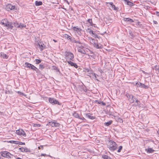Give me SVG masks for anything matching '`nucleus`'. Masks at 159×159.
Wrapping results in <instances>:
<instances>
[{
  "label": "nucleus",
  "mask_w": 159,
  "mask_h": 159,
  "mask_svg": "<svg viewBox=\"0 0 159 159\" xmlns=\"http://www.w3.org/2000/svg\"><path fill=\"white\" fill-rule=\"evenodd\" d=\"M109 3L111 7L113 5V3L112 2H108Z\"/></svg>",
  "instance_id": "obj_59"
},
{
  "label": "nucleus",
  "mask_w": 159,
  "mask_h": 159,
  "mask_svg": "<svg viewBox=\"0 0 159 159\" xmlns=\"http://www.w3.org/2000/svg\"><path fill=\"white\" fill-rule=\"evenodd\" d=\"M64 36L65 38H67L68 40H70L71 41L72 37L69 35L67 34H65Z\"/></svg>",
  "instance_id": "obj_22"
},
{
  "label": "nucleus",
  "mask_w": 159,
  "mask_h": 159,
  "mask_svg": "<svg viewBox=\"0 0 159 159\" xmlns=\"http://www.w3.org/2000/svg\"><path fill=\"white\" fill-rule=\"evenodd\" d=\"M17 93L20 95H24V93H23L21 92L20 91H18Z\"/></svg>",
  "instance_id": "obj_54"
},
{
  "label": "nucleus",
  "mask_w": 159,
  "mask_h": 159,
  "mask_svg": "<svg viewBox=\"0 0 159 159\" xmlns=\"http://www.w3.org/2000/svg\"><path fill=\"white\" fill-rule=\"evenodd\" d=\"M91 75L93 77V76H95V74L93 73V72L91 73Z\"/></svg>",
  "instance_id": "obj_57"
},
{
  "label": "nucleus",
  "mask_w": 159,
  "mask_h": 159,
  "mask_svg": "<svg viewBox=\"0 0 159 159\" xmlns=\"http://www.w3.org/2000/svg\"><path fill=\"white\" fill-rule=\"evenodd\" d=\"M89 33L90 34H92V35L93 34L95 33L93 32V31L91 30H90V31H89Z\"/></svg>",
  "instance_id": "obj_55"
},
{
  "label": "nucleus",
  "mask_w": 159,
  "mask_h": 159,
  "mask_svg": "<svg viewBox=\"0 0 159 159\" xmlns=\"http://www.w3.org/2000/svg\"><path fill=\"white\" fill-rule=\"evenodd\" d=\"M16 7L15 5H12L11 4H8L6 5V9L7 11H10L11 10H14Z\"/></svg>",
  "instance_id": "obj_8"
},
{
  "label": "nucleus",
  "mask_w": 159,
  "mask_h": 159,
  "mask_svg": "<svg viewBox=\"0 0 159 159\" xmlns=\"http://www.w3.org/2000/svg\"><path fill=\"white\" fill-rule=\"evenodd\" d=\"M30 152L31 151L30 149H28L26 148H25V152Z\"/></svg>",
  "instance_id": "obj_39"
},
{
  "label": "nucleus",
  "mask_w": 159,
  "mask_h": 159,
  "mask_svg": "<svg viewBox=\"0 0 159 159\" xmlns=\"http://www.w3.org/2000/svg\"><path fill=\"white\" fill-rule=\"evenodd\" d=\"M9 142L12 143H14L16 144H18V141H10Z\"/></svg>",
  "instance_id": "obj_35"
},
{
  "label": "nucleus",
  "mask_w": 159,
  "mask_h": 159,
  "mask_svg": "<svg viewBox=\"0 0 159 159\" xmlns=\"http://www.w3.org/2000/svg\"><path fill=\"white\" fill-rule=\"evenodd\" d=\"M46 155L45 154H42L41 155V156H45Z\"/></svg>",
  "instance_id": "obj_61"
},
{
  "label": "nucleus",
  "mask_w": 159,
  "mask_h": 159,
  "mask_svg": "<svg viewBox=\"0 0 159 159\" xmlns=\"http://www.w3.org/2000/svg\"><path fill=\"white\" fill-rule=\"evenodd\" d=\"M102 157L104 159H111L110 157H108L107 155H102Z\"/></svg>",
  "instance_id": "obj_31"
},
{
  "label": "nucleus",
  "mask_w": 159,
  "mask_h": 159,
  "mask_svg": "<svg viewBox=\"0 0 159 159\" xmlns=\"http://www.w3.org/2000/svg\"><path fill=\"white\" fill-rule=\"evenodd\" d=\"M53 41H54L55 43H56V42H57V40H55V39H53Z\"/></svg>",
  "instance_id": "obj_63"
},
{
  "label": "nucleus",
  "mask_w": 159,
  "mask_h": 159,
  "mask_svg": "<svg viewBox=\"0 0 159 159\" xmlns=\"http://www.w3.org/2000/svg\"><path fill=\"white\" fill-rule=\"evenodd\" d=\"M140 86L142 88H144L145 89L148 88V86L147 85H146L145 84H143L142 83H141V84L140 85Z\"/></svg>",
  "instance_id": "obj_38"
},
{
  "label": "nucleus",
  "mask_w": 159,
  "mask_h": 159,
  "mask_svg": "<svg viewBox=\"0 0 159 159\" xmlns=\"http://www.w3.org/2000/svg\"><path fill=\"white\" fill-rule=\"evenodd\" d=\"M146 151H147V149H146ZM154 151V150H153L152 148H148L147 149V152L148 153H152Z\"/></svg>",
  "instance_id": "obj_23"
},
{
  "label": "nucleus",
  "mask_w": 159,
  "mask_h": 159,
  "mask_svg": "<svg viewBox=\"0 0 159 159\" xmlns=\"http://www.w3.org/2000/svg\"><path fill=\"white\" fill-rule=\"evenodd\" d=\"M107 146L109 150L111 152H114L117 148V143L114 141L111 140L109 141Z\"/></svg>",
  "instance_id": "obj_1"
},
{
  "label": "nucleus",
  "mask_w": 159,
  "mask_h": 159,
  "mask_svg": "<svg viewBox=\"0 0 159 159\" xmlns=\"http://www.w3.org/2000/svg\"><path fill=\"white\" fill-rule=\"evenodd\" d=\"M5 93L6 94H11L12 93V92L11 91H10L9 90H6L5 91Z\"/></svg>",
  "instance_id": "obj_41"
},
{
  "label": "nucleus",
  "mask_w": 159,
  "mask_h": 159,
  "mask_svg": "<svg viewBox=\"0 0 159 159\" xmlns=\"http://www.w3.org/2000/svg\"><path fill=\"white\" fill-rule=\"evenodd\" d=\"M25 67H26L27 68L29 66H30L31 65V64L27 62H25Z\"/></svg>",
  "instance_id": "obj_43"
},
{
  "label": "nucleus",
  "mask_w": 159,
  "mask_h": 159,
  "mask_svg": "<svg viewBox=\"0 0 159 159\" xmlns=\"http://www.w3.org/2000/svg\"><path fill=\"white\" fill-rule=\"evenodd\" d=\"M20 26L19 27V28H20V29H22V28L24 27H26V25L24 24L20 23L19 24Z\"/></svg>",
  "instance_id": "obj_30"
},
{
  "label": "nucleus",
  "mask_w": 159,
  "mask_h": 159,
  "mask_svg": "<svg viewBox=\"0 0 159 159\" xmlns=\"http://www.w3.org/2000/svg\"><path fill=\"white\" fill-rule=\"evenodd\" d=\"M152 69H155L159 73V66L156 65L153 67H152Z\"/></svg>",
  "instance_id": "obj_26"
},
{
  "label": "nucleus",
  "mask_w": 159,
  "mask_h": 159,
  "mask_svg": "<svg viewBox=\"0 0 159 159\" xmlns=\"http://www.w3.org/2000/svg\"><path fill=\"white\" fill-rule=\"evenodd\" d=\"M30 66H29L27 67V68L30 69Z\"/></svg>",
  "instance_id": "obj_64"
},
{
  "label": "nucleus",
  "mask_w": 159,
  "mask_h": 159,
  "mask_svg": "<svg viewBox=\"0 0 159 159\" xmlns=\"http://www.w3.org/2000/svg\"><path fill=\"white\" fill-rule=\"evenodd\" d=\"M0 23L4 26L7 27L10 30H12L13 28V26L12 25V23L9 22L7 19L2 20Z\"/></svg>",
  "instance_id": "obj_2"
},
{
  "label": "nucleus",
  "mask_w": 159,
  "mask_h": 159,
  "mask_svg": "<svg viewBox=\"0 0 159 159\" xmlns=\"http://www.w3.org/2000/svg\"><path fill=\"white\" fill-rule=\"evenodd\" d=\"M19 149L20 150V151L22 152H25V148H24L21 147V148H19Z\"/></svg>",
  "instance_id": "obj_46"
},
{
  "label": "nucleus",
  "mask_w": 159,
  "mask_h": 159,
  "mask_svg": "<svg viewBox=\"0 0 159 159\" xmlns=\"http://www.w3.org/2000/svg\"><path fill=\"white\" fill-rule=\"evenodd\" d=\"M1 155L3 157L8 158L10 157V155H11V154L8 152L4 151L1 152Z\"/></svg>",
  "instance_id": "obj_11"
},
{
  "label": "nucleus",
  "mask_w": 159,
  "mask_h": 159,
  "mask_svg": "<svg viewBox=\"0 0 159 159\" xmlns=\"http://www.w3.org/2000/svg\"><path fill=\"white\" fill-rule=\"evenodd\" d=\"M92 36L94 37L95 38H98V35L95 33H94L92 35Z\"/></svg>",
  "instance_id": "obj_48"
},
{
  "label": "nucleus",
  "mask_w": 159,
  "mask_h": 159,
  "mask_svg": "<svg viewBox=\"0 0 159 159\" xmlns=\"http://www.w3.org/2000/svg\"><path fill=\"white\" fill-rule=\"evenodd\" d=\"M42 4V2L41 1H36L35 2V5L37 6L41 5Z\"/></svg>",
  "instance_id": "obj_24"
},
{
  "label": "nucleus",
  "mask_w": 159,
  "mask_h": 159,
  "mask_svg": "<svg viewBox=\"0 0 159 159\" xmlns=\"http://www.w3.org/2000/svg\"><path fill=\"white\" fill-rule=\"evenodd\" d=\"M124 20L126 22H128L129 23H133L134 22V21L133 20L129 18H124Z\"/></svg>",
  "instance_id": "obj_16"
},
{
  "label": "nucleus",
  "mask_w": 159,
  "mask_h": 159,
  "mask_svg": "<svg viewBox=\"0 0 159 159\" xmlns=\"http://www.w3.org/2000/svg\"><path fill=\"white\" fill-rule=\"evenodd\" d=\"M96 102H98V104H102V105H104V106H105L106 105V103L104 102H101V101H98V100H96Z\"/></svg>",
  "instance_id": "obj_36"
},
{
  "label": "nucleus",
  "mask_w": 159,
  "mask_h": 159,
  "mask_svg": "<svg viewBox=\"0 0 159 159\" xmlns=\"http://www.w3.org/2000/svg\"><path fill=\"white\" fill-rule=\"evenodd\" d=\"M156 14L157 16L159 17V12L158 11H156Z\"/></svg>",
  "instance_id": "obj_53"
},
{
  "label": "nucleus",
  "mask_w": 159,
  "mask_h": 159,
  "mask_svg": "<svg viewBox=\"0 0 159 159\" xmlns=\"http://www.w3.org/2000/svg\"><path fill=\"white\" fill-rule=\"evenodd\" d=\"M53 69L55 70H56L57 71V72H59V69L56 66H53Z\"/></svg>",
  "instance_id": "obj_44"
},
{
  "label": "nucleus",
  "mask_w": 159,
  "mask_h": 159,
  "mask_svg": "<svg viewBox=\"0 0 159 159\" xmlns=\"http://www.w3.org/2000/svg\"><path fill=\"white\" fill-rule=\"evenodd\" d=\"M97 76H98V75H97V74H95V76H93V77L95 78H96Z\"/></svg>",
  "instance_id": "obj_62"
},
{
  "label": "nucleus",
  "mask_w": 159,
  "mask_h": 159,
  "mask_svg": "<svg viewBox=\"0 0 159 159\" xmlns=\"http://www.w3.org/2000/svg\"><path fill=\"white\" fill-rule=\"evenodd\" d=\"M86 117L90 119L93 120L95 119V117L94 116H92L89 113L86 114Z\"/></svg>",
  "instance_id": "obj_15"
},
{
  "label": "nucleus",
  "mask_w": 159,
  "mask_h": 159,
  "mask_svg": "<svg viewBox=\"0 0 159 159\" xmlns=\"http://www.w3.org/2000/svg\"><path fill=\"white\" fill-rule=\"evenodd\" d=\"M112 8L115 10H118V8L116 7L114 5H112Z\"/></svg>",
  "instance_id": "obj_47"
},
{
  "label": "nucleus",
  "mask_w": 159,
  "mask_h": 159,
  "mask_svg": "<svg viewBox=\"0 0 159 159\" xmlns=\"http://www.w3.org/2000/svg\"><path fill=\"white\" fill-rule=\"evenodd\" d=\"M87 21H88L89 22V23L90 25L91 26L95 27V26H94L95 25L93 23L92 20V19H88L87 20Z\"/></svg>",
  "instance_id": "obj_19"
},
{
  "label": "nucleus",
  "mask_w": 159,
  "mask_h": 159,
  "mask_svg": "<svg viewBox=\"0 0 159 159\" xmlns=\"http://www.w3.org/2000/svg\"><path fill=\"white\" fill-rule=\"evenodd\" d=\"M16 133L17 134L23 136H25L26 134L25 132L22 129H19L16 130Z\"/></svg>",
  "instance_id": "obj_9"
},
{
  "label": "nucleus",
  "mask_w": 159,
  "mask_h": 159,
  "mask_svg": "<svg viewBox=\"0 0 159 159\" xmlns=\"http://www.w3.org/2000/svg\"><path fill=\"white\" fill-rule=\"evenodd\" d=\"M79 119H81L82 120H85V119L83 117H80V118H79Z\"/></svg>",
  "instance_id": "obj_56"
},
{
  "label": "nucleus",
  "mask_w": 159,
  "mask_h": 159,
  "mask_svg": "<svg viewBox=\"0 0 159 159\" xmlns=\"http://www.w3.org/2000/svg\"><path fill=\"white\" fill-rule=\"evenodd\" d=\"M94 47L97 49H102L103 48L102 45L100 44H98V43L95 44V45L94 46Z\"/></svg>",
  "instance_id": "obj_18"
},
{
  "label": "nucleus",
  "mask_w": 159,
  "mask_h": 159,
  "mask_svg": "<svg viewBox=\"0 0 159 159\" xmlns=\"http://www.w3.org/2000/svg\"><path fill=\"white\" fill-rule=\"evenodd\" d=\"M78 52L83 54H85L86 53V51L84 50V47L82 48H78Z\"/></svg>",
  "instance_id": "obj_14"
},
{
  "label": "nucleus",
  "mask_w": 159,
  "mask_h": 159,
  "mask_svg": "<svg viewBox=\"0 0 159 159\" xmlns=\"http://www.w3.org/2000/svg\"><path fill=\"white\" fill-rule=\"evenodd\" d=\"M65 56L66 61H68L67 60L73 61L74 55L73 53L69 52H65Z\"/></svg>",
  "instance_id": "obj_3"
},
{
  "label": "nucleus",
  "mask_w": 159,
  "mask_h": 159,
  "mask_svg": "<svg viewBox=\"0 0 159 159\" xmlns=\"http://www.w3.org/2000/svg\"><path fill=\"white\" fill-rule=\"evenodd\" d=\"M63 61L65 63H66V62H67L69 65H70L71 66H74L75 68H77L78 67V66L76 63H73L71 61Z\"/></svg>",
  "instance_id": "obj_10"
},
{
  "label": "nucleus",
  "mask_w": 159,
  "mask_h": 159,
  "mask_svg": "<svg viewBox=\"0 0 159 159\" xmlns=\"http://www.w3.org/2000/svg\"><path fill=\"white\" fill-rule=\"evenodd\" d=\"M47 125H51L52 127H59L60 125V124L59 123H57L55 120H54L53 122H49Z\"/></svg>",
  "instance_id": "obj_7"
},
{
  "label": "nucleus",
  "mask_w": 159,
  "mask_h": 159,
  "mask_svg": "<svg viewBox=\"0 0 159 159\" xmlns=\"http://www.w3.org/2000/svg\"><path fill=\"white\" fill-rule=\"evenodd\" d=\"M73 116L76 118H80L79 115L76 112H74L73 114Z\"/></svg>",
  "instance_id": "obj_21"
},
{
  "label": "nucleus",
  "mask_w": 159,
  "mask_h": 159,
  "mask_svg": "<svg viewBox=\"0 0 159 159\" xmlns=\"http://www.w3.org/2000/svg\"><path fill=\"white\" fill-rule=\"evenodd\" d=\"M77 46L79 48H82L84 47L85 46V44L81 43H79V44Z\"/></svg>",
  "instance_id": "obj_25"
},
{
  "label": "nucleus",
  "mask_w": 159,
  "mask_h": 159,
  "mask_svg": "<svg viewBox=\"0 0 159 159\" xmlns=\"http://www.w3.org/2000/svg\"><path fill=\"white\" fill-rule=\"evenodd\" d=\"M141 84V83H140L139 82H138L136 83L135 85L137 87H140Z\"/></svg>",
  "instance_id": "obj_40"
},
{
  "label": "nucleus",
  "mask_w": 159,
  "mask_h": 159,
  "mask_svg": "<svg viewBox=\"0 0 159 159\" xmlns=\"http://www.w3.org/2000/svg\"><path fill=\"white\" fill-rule=\"evenodd\" d=\"M86 70L88 72V75L91 76L90 75H91V73L93 72V70L91 69H86Z\"/></svg>",
  "instance_id": "obj_20"
},
{
  "label": "nucleus",
  "mask_w": 159,
  "mask_h": 159,
  "mask_svg": "<svg viewBox=\"0 0 159 159\" xmlns=\"http://www.w3.org/2000/svg\"><path fill=\"white\" fill-rule=\"evenodd\" d=\"M91 43L93 45V46L95 45V44L97 43V41L95 40L94 39H92Z\"/></svg>",
  "instance_id": "obj_28"
},
{
  "label": "nucleus",
  "mask_w": 159,
  "mask_h": 159,
  "mask_svg": "<svg viewBox=\"0 0 159 159\" xmlns=\"http://www.w3.org/2000/svg\"><path fill=\"white\" fill-rule=\"evenodd\" d=\"M35 61H36V63L37 64H38L41 62V60L40 59H35Z\"/></svg>",
  "instance_id": "obj_37"
},
{
  "label": "nucleus",
  "mask_w": 159,
  "mask_h": 159,
  "mask_svg": "<svg viewBox=\"0 0 159 159\" xmlns=\"http://www.w3.org/2000/svg\"><path fill=\"white\" fill-rule=\"evenodd\" d=\"M18 144L21 145H24L25 144V143H22V142H20L18 141Z\"/></svg>",
  "instance_id": "obj_51"
},
{
  "label": "nucleus",
  "mask_w": 159,
  "mask_h": 159,
  "mask_svg": "<svg viewBox=\"0 0 159 159\" xmlns=\"http://www.w3.org/2000/svg\"><path fill=\"white\" fill-rule=\"evenodd\" d=\"M129 34H130V35H131V36H132V37H133V34L132 33H129Z\"/></svg>",
  "instance_id": "obj_60"
},
{
  "label": "nucleus",
  "mask_w": 159,
  "mask_h": 159,
  "mask_svg": "<svg viewBox=\"0 0 159 159\" xmlns=\"http://www.w3.org/2000/svg\"><path fill=\"white\" fill-rule=\"evenodd\" d=\"M73 43H81V42L79 41H76L74 39L71 40V41Z\"/></svg>",
  "instance_id": "obj_34"
},
{
  "label": "nucleus",
  "mask_w": 159,
  "mask_h": 159,
  "mask_svg": "<svg viewBox=\"0 0 159 159\" xmlns=\"http://www.w3.org/2000/svg\"><path fill=\"white\" fill-rule=\"evenodd\" d=\"M112 123V121L111 120L107 122H105L104 123V125L106 126H108L110 125Z\"/></svg>",
  "instance_id": "obj_27"
},
{
  "label": "nucleus",
  "mask_w": 159,
  "mask_h": 159,
  "mask_svg": "<svg viewBox=\"0 0 159 159\" xmlns=\"http://www.w3.org/2000/svg\"><path fill=\"white\" fill-rule=\"evenodd\" d=\"M125 96L127 97L128 101L130 103L134 102V98L135 97H134L132 94L127 93L126 94Z\"/></svg>",
  "instance_id": "obj_4"
},
{
  "label": "nucleus",
  "mask_w": 159,
  "mask_h": 159,
  "mask_svg": "<svg viewBox=\"0 0 159 159\" xmlns=\"http://www.w3.org/2000/svg\"><path fill=\"white\" fill-rule=\"evenodd\" d=\"M124 1L126 3V4L130 7H131L133 6L134 5V4L133 2H130L129 0H124Z\"/></svg>",
  "instance_id": "obj_17"
},
{
  "label": "nucleus",
  "mask_w": 159,
  "mask_h": 159,
  "mask_svg": "<svg viewBox=\"0 0 159 159\" xmlns=\"http://www.w3.org/2000/svg\"><path fill=\"white\" fill-rule=\"evenodd\" d=\"M83 90L84 91V92H86L87 91V89L86 88V87L85 86H83L82 88Z\"/></svg>",
  "instance_id": "obj_50"
},
{
  "label": "nucleus",
  "mask_w": 159,
  "mask_h": 159,
  "mask_svg": "<svg viewBox=\"0 0 159 159\" xmlns=\"http://www.w3.org/2000/svg\"><path fill=\"white\" fill-rule=\"evenodd\" d=\"M30 69L35 71L37 73H38L39 71V70L37 69L35 66L34 65H33L32 64H31V65L30 66Z\"/></svg>",
  "instance_id": "obj_13"
},
{
  "label": "nucleus",
  "mask_w": 159,
  "mask_h": 159,
  "mask_svg": "<svg viewBox=\"0 0 159 159\" xmlns=\"http://www.w3.org/2000/svg\"><path fill=\"white\" fill-rule=\"evenodd\" d=\"M49 102L52 105L58 104V105H61V103H60L57 100L54 98H49Z\"/></svg>",
  "instance_id": "obj_6"
},
{
  "label": "nucleus",
  "mask_w": 159,
  "mask_h": 159,
  "mask_svg": "<svg viewBox=\"0 0 159 159\" xmlns=\"http://www.w3.org/2000/svg\"><path fill=\"white\" fill-rule=\"evenodd\" d=\"M39 48L40 49V50L41 51H42L43 49H45L46 48V46L45 45L43 46L42 44L40 45L39 44Z\"/></svg>",
  "instance_id": "obj_29"
},
{
  "label": "nucleus",
  "mask_w": 159,
  "mask_h": 159,
  "mask_svg": "<svg viewBox=\"0 0 159 159\" xmlns=\"http://www.w3.org/2000/svg\"><path fill=\"white\" fill-rule=\"evenodd\" d=\"M41 126V125L39 124H34V126H35V127H36V126H38V127H40V126Z\"/></svg>",
  "instance_id": "obj_52"
},
{
  "label": "nucleus",
  "mask_w": 159,
  "mask_h": 159,
  "mask_svg": "<svg viewBox=\"0 0 159 159\" xmlns=\"http://www.w3.org/2000/svg\"><path fill=\"white\" fill-rule=\"evenodd\" d=\"M134 103H136V104H135V105L136 106H138V107H140L141 103L138 100V99L136 98H134Z\"/></svg>",
  "instance_id": "obj_12"
},
{
  "label": "nucleus",
  "mask_w": 159,
  "mask_h": 159,
  "mask_svg": "<svg viewBox=\"0 0 159 159\" xmlns=\"http://www.w3.org/2000/svg\"><path fill=\"white\" fill-rule=\"evenodd\" d=\"M153 22L154 24H156V25H157L158 24L157 22L156 21H155V20H153Z\"/></svg>",
  "instance_id": "obj_58"
},
{
  "label": "nucleus",
  "mask_w": 159,
  "mask_h": 159,
  "mask_svg": "<svg viewBox=\"0 0 159 159\" xmlns=\"http://www.w3.org/2000/svg\"><path fill=\"white\" fill-rule=\"evenodd\" d=\"M39 68L43 69L44 68V66L43 64H41L39 65Z\"/></svg>",
  "instance_id": "obj_42"
},
{
  "label": "nucleus",
  "mask_w": 159,
  "mask_h": 159,
  "mask_svg": "<svg viewBox=\"0 0 159 159\" xmlns=\"http://www.w3.org/2000/svg\"><path fill=\"white\" fill-rule=\"evenodd\" d=\"M19 23L16 22H14V25L15 27L16 28H19V27L20 26H19Z\"/></svg>",
  "instance_id": "obj_32"
},
{
  "label": "nucleus",
  "mask_w": 159,
  "mask_h": 159,
  "mask_svg": "<svg viewBox=\"0 0 159 159\" xmlns=\"http://www.w3.org/2000/svg\"><path fill=\"white\" fill-rule=\"evenodd\" d=\"M122 149V146H120L119 148V149L117 150V152H121V150Z\"/></svg>",
  "instance_id": "obj_45"
},
{
  "label": "nucleus",
  "mask_w": 159,
  "mask_h": 159,
  "mask_svg": "<svg viewBox=\"0 0 159 159\" xmlns=\"http://www.w3.org/2000/svg\"><path fill=\"white\" fill-rule=\"evenodd\" d=\"M2 57L4 59L7 58L8 57V56L6 54H4V53H3L1 54Z\"/></svg>",
  "instance_id": "obj_33"
},
{
  "label": "nucleus",
  "mask_w": 159,
  "mask_h": 159,
  "mask_svg": "<svg viewBox=\"0 0 159 159\" xmlns=\"http://www.w3.org/2000/svg\"><path fill=\"white\" fill-rule=\"evenodd\" d=\"M44 146L43 145H41L38 148L39 149H41L42 150H43V147Z\"/></svg>",
  "instance_id": "obj_49"
},
{
  "label": "nucleus",
  "mask_w": 159,
  "mask_h": 159,
  "mask_svg": "<svg viewBox=\"0 0 159 159\" xmlns=\"http://www.w3.org/2000/svg\"><path fill=\"white\" fill-rule=\"evenodd\" d=\"M72 29H73L74 31H76L78 35L81 36L82 35V33L81 32L82 30L80 27L78 26H74L72 27Z\"/></svg>",
  "instance_id": "obj_5"
}]
</instances>
